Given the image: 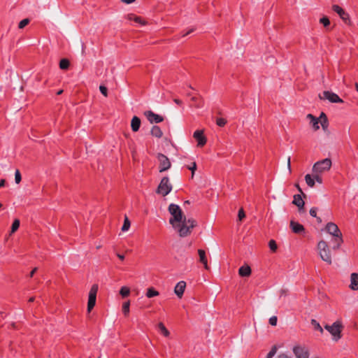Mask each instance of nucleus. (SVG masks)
Returning <instances> with one entry per match:
<instances>
[{
    "label": "nucleus",
    "mask_w": 358,
    "mask_h": 358,
    "mask_svg": "<svg viewBox=\"0 0 358 358\" xmlns=\"http://www.w3.org/2000/svg\"><path fill=\"white\" fill-rule=\"evenodd\" d=\"M325 229L329 234L332 236L331 248L334 250H338L340 248L342 243L343 242L342 234L340 229H338V226L334 222H329L327 223Z\"/></svg>",
    "instance_id": "f257e3e1"
},
{
    "label": "nucleus",
    "mask_w": 358,
    "mask_h": 358,
    "mask_svg": "<svg viewBox=\"0 0 358 358\" xmlns=\"http://www.w3.org/2000/svg\"><path fill=\"white\" fill-rule=\"evenodd\" d=\"M196 226V222L194 219H184L179 224H176V229L180 237H185L189 235L192 229Z\"/></svg>",
    "instance_id": "f03ea898"
},
{
    "label": "nucleus",
    "mask_w": 358,
    "mask_h": 358,
    "mask_svg": "<svg viewBox=\"0 0 358 358\" xmlns=\"http://www.w3.org/2000/svg\"><path fill=\"white\" fill-rule=\"evenodd\" d=\"M169 211L171 215L169 223L176 229V222L180 223L184 219L183 213L178 205L171 203L169 206Z\"/></svg>",
    "instance_id": "7ed1b4c3"
},
{
    "label": "nucleus",
    "mask_w": 358,
    "mask_h": 358,
    "mask_svg": "<svg viewBox=\"0 0 358 358\" xmlns=\"http://www.w3.org/2000/svg\"><path fill=\"white\" fill-rule=\"evenodd\" d=\"M317 249L321 259L328 264H331V255L327 243L324 241H320L317 244Z\"/></svg>",
    "instance_id": "20e7f679"
},
{
    "label": "nucleus",
    "mask_w": 358,
    "mask_h": 358,
    "mask_svg": "<svg viewBox=\"0 0 358 358\" xmlns=\"http://www.w3.org/2000/svg\"><path fill=\"white\" fill-rule=\"evenodd\" d=\"M343 328L341 321H336L331 325L326 324L324 329L327 330L333 336L335 341H338L342 336L341 331Z\"/></svg>",
    "instance_id": "39448f33"
},
{
    "label": "nucleus",
    "mask_w": 358,
    "mask_h": 358,
    "mask_svg": "<svg viewBox=\"0 0 358 358\" xmlns=\"http://www.w3.org/2000/svg\"><path fill=\"white\" fill-rule=\"evenodd\" d=\"M331 166V160L329 158H326L322 160L318 161L313 166V173H320L327 171Z\"/></svg>",
    "instance_id": "423d86ee"
},
{
    "label": "nucleus",
    "mask_w": 358,
    "mask_h": 358,
    "mask_svg": "<svg viewBox=\"0 0 358 358\" xmlns=\"http://www.w3.org/2000/svg\"><path fill=\"white\" fill-rule=\"evenodd\" d=\"M172 189V185L169 182L168 177H164L158 185L157 193L163 196L169 194Z\"/></svg>",
    "instance_id": "0eeeda50"
},
{
    "label": "nucleus",
    "mask_w": 358,
    "mask_h": 358,
    "mask_svg": "<svg viewBox=\"0 0 358 358\" xmlns=\"http://www.w3.org/2000/svg\"><path fill=\"white\" fill-rule=\"evenodd\" d=\"M98 292V285L96 284H94L92 286L90 292H89V297H88V302H87V312L90 313L91 310L94 308L95 304H96V294Z\"/></svg>",
    "instance_id": "6e6552de"
},
{
    "label": "nucleus",
    "mask_w": 358,
    "mask_h": 358,
    "mask_svg": "<svg viewBox=\"0 0 358 358\" xmlns=\"http://www.w3.org/2000/svg\"><path fill=\"white\" fill-rule=\"evenodd\" d=\"M157 158L159 162V171L163 172L170 169L171 164L169 159L162 153H158Z\"/></svg>",
    "instance_id": "1a4fd4ad"
},
{
    "label": "nucleus",
    "mask_w": 358,
    "mask_h": 358,
    "mask_svg": "<svg viewBox=\"0 0 358 358\" xmlns=\"http://www.w3.org/2000/svg\"><path fill=\"white\" fill-rule=\"evenodd\" d=\"M332 10L339 15L345 24H350L351 21L350 19V15L347 12L345 11L344 9H343L338 5L335 4L332 6Z\"/></svg>",
    "instance_id": "9d476101"
},
{
    "label": "nucleus",
    "mask_w": 358,
    "mask_h": 358,
    "mask_svg": "<svg viewBox=\"0 0 358 358\" xmlns=\"http://www.w3.org/2000/svg\"><path fill=\"white\" fill-rule=\"evenodd\" d=\"M144 115L147 117L150 123H159L164 120L162 116L155 114L152 110H146L144 112Z\"/></svg>",
    "instance_id": "9b49d317"
},
{
    "label": "nucleus",
    "mask_w": 358,
    "mask_h": 358,
    "mask_svg": "<svg viewBox=\"0 0 358 358\" xmlns=\"http://www.w3.org/2000/svg\"><path fill=\"white\" fill-rule=\"evenodd\" d=\"M293 352L296 358H308L309 352L308 350L303 347L294 346L293 348Z\"/></svg>",
    "instance_id": "f8f14e48"
},
{
    "label": "nucleus",
    "mask_w": 358,
    "mask_h": 358,
    "mask_svg": "<svg viewBox=\"0 0 358 358\" xmlns=\"http://www.w3.org/2000/svg\"><path fill=\"white\" fill-rule=\"evenodd\" d=\"M323 97L326 99H328L331 103H343V99H341L336 94L332 92L324 91Z\"/></svg>",
    "instance_id": "ddd939ff"
},
{
    "label": "nucleus",
    "mask_w": 358,
    "mask_h": 358,
    "mask_svg": "<svg viewBox=\"0 0 358 358\" xmlns=\"http://www.w3.org/2000/svg\"><path fill=\"white\" fill-rule=\"evenodd\" d=\"M193 137L196 140L197 145L199 147H203L206 143V138L201 130L195 131L194 132Z\"/></svg>",
    "instance_id": "4468645a"
},
{
    "label": "nucleus",
    "mask_w": 358,
    "mask_h": 358,
    "mask_svg": "<svg viewBox=\"0 0 358 358\" xmlns=\"http://www.w3.org/2000/svg\"><path fill=\"white\" fill-rule=\"evenodd\" d=\"M290 228L292 231L296 234H301L305 232L304 227L300 223L293 220L290 222Z\"/></svg>",
    "instance_id": "2eb2a0df"
},
{
    "label": "nucleus",
    "mask_w": 358,
    "mask_h": 358,
    "mask_svg": "<svg viewBox=\"0 0 358 358\" xmlns=\"http://www.w3.org/2000/svg\"><path fill=\"white\" fill-rule=\"evenodd\" d=\"M185 287H186V282L185 281H180V282H178L176 284V287L174 288L175 294L179 298H182V295L184 294Z\"/></svg>",
    "instance_id": "dca6fc26"
},
{
    "label": "nucleus",
    "mask_w": 358,
    "mask_h": 358,
    "mask_svg": "<svg viewBox=\"0 0 358 358\" xmlns=\"http://www.w3.org/2000/svg\"><path fill=\"white\" fill-rule=\"evenodd\" d=\"M292 203L296 206L299 208V211L301 212L304 208V201L301 198L300 194H295L294 196V199Z\"/></svg>",
    "instance_id": "f3484780"
},
{
    "label": "nucleus",
    "mask_w": 358,
    "mask_h": 358,
    "mask_svg": "<svg viewBox=\"0 0 358 358\" xmlns=\"http://www.w3.org/2000/svg\"><path fill=\"white\" fill-rule=\"evenodd\" d=\"M198 254L199 256V262L203 264V266L206 269H208V259L206 254V251L203 249H199L198 250Z\"/></svg>",
    "instance_id": "a211bd4d"
},
{
    "label": "nucleus",
    "mask_w": 358,
    "mask_h": 358,
    "mask_svg": "<svg viewBox=\"0 0 358 358\" xmlns=\"http://www.w3.org/2000/svg\"><path fill=\"white\" fill-rule=\"evenodd\" d=\"M191 101L193 102L192 106L196 108H200L203 106L204 102L203 98L199 95L192 96Z\"/></svg>",
    "instance_id": "6ab92c4d"
},
{
    "label": "nucleus",
    "mask_w": 358,
    "mask_h": 358,
    "mask_svg": "<svg viewBox=\"0 0 358 358\" xmlns=\"http://www.w3.org/2000/svg\"><path fill=\"white\" fill-rule=\"evenodd\" d=\"M350 287L352 290H358V273H352L351 274Z\"/></svg>",
    "instance_id": "aec40b11"
},
{
    "label": "nucleus",
    "mask_w": 358,
    "mask_h": 358,
    "mask_svg": "<svg viewBox=\"0 0 358 358\" xmlns=\"http://www.w3.org/2000/svg\"><path fill=\"white\" fill-rule=\"evenodd\" d=\"M141 126V120L137 116H134L131 122V127L133 131L136 132L139 130Z\"/></svg>",
    "instance_id": "412c9836"
},
{
    "label": "nucleus",
    "mask_w": 358,
    "mask_h": 358,
    "mask_svg": "<svg viewBox=\"0 0 358 358\" xmlns=\"http://www.w3.org/2000/svg\"><path fill=\"white\" fill-rule=\"evenodd\" d=\"M307 118L310 120V124H312L313 129L315 131H317L320 129V127H319V118L317 117H315L314 115H313L312 114H308L307 115Z\"/></svg>",
    "instance_id": "4be33fe9"
},
{
    "label": "nucleus",
    "mask_w": 358,
    "mask_h": 358,
    "mask_svg": "<svg viewBox=\"0 0 358 358\" xmlns=\"http://www.w3.org/2000/svg\"><path fill=\"white\" fill-rule=\"evenodd\" d=\"M251 271L249 266H242L238 270V273L241 277H248L250 275Z\"/></svg>",
    "instance_id": "5701e85b"
},
{
    "label": "nucleus",
    "mask_w": 358,
    "mask_h": 358,
    "mask_svg": "<svg viewBox=\"0 0 358 358\" xmlns=\"http://www.w3.org/2000/svg\"><path fill=\"white\" fill-rule=\"evenodd\" d=\"M150 134L152 136L160 138L163 136V132L159 126H152Z\"/></svg>",
    "instance_id": "b1692460"
},
{
    "label": "nucleus",
    "mask_w": 358,
    "mask_h": 358,
    "mask_svg": "<svg viewBox=\"0 0 358 358\" xmlns=\"http://www.w3.org/2000/svg\"><path fill=\"white\" fill-rule=\"evenodd\" d=\"M159 295V292L157 291L154 287H151L147 289L145 296L148 298H152Z\"/></svg>",
    "instance_id": "393cba45"
},
{
    "label": "nucleus",
    "mask_w": 358,
    "mask_h": 358,
    "mask_svg": "<svg viewBox=\"0 0 358 358\" xmlns=\"http://www.w3.org/2000/svg\"><path fill=\"white\" fill-rule=\"evenodd\" d=\"M70 66V62L68 59H62L59 62V68L62 70H66Z\"/></svg>",
    "instance_id": "a878e982"
},
{
    "label": "nucleus",
    "mask_w": 358,
    "mask_h": 358,
    "mask_svg": "<svg viewBox=\"0 0 358 358\" xmlns=\"http://www.w3.org/2000/svg\"><path fill=\"white\" fill-rule=\"evenodd\" d=\"M305 180L308 186L310 187H313L315 185V180L313 178V175L311 176L310 174H306L305 176Z\"/></svg>",
    "instance_id": "bb28decb"
},
{
    "label": "nucleus",
    "mask_w": 358,
    "mask_h": 358,
    "mask_svg": "<svg viewBox=\"0 0 358 358\" xmlns=\"http://www.w3.org/2000/svg\"><path fill=\"white\" fill-rule=\"evenodd\" d=\"M158 327L161 333L165 336L168 337L170 335L169 331L166 328L164 324L162 322H159L158 324Z\"/></svg>",
    "instance_id": "cd10ccee"
},
{
    "label": "nucleus",
    "mask_w": 358,
    "mask_h": 358,
    "mask_svg": "<svg viewBox=\"0 0 358 358\" xmlns=\"http://www.w3.org/2000/svg\"><path fill=\"white\" fill-rule=\"evenodd\" d=\"M120 294L123 297H127L130 294V289L127 286H123L120 290Z\"/></svg>",
    "instance_id": "c85d7f7f"
},
{
    "label": "nucleus",
    "mask_w": 358,
    "mask_h": 358,
    "mask_svg": "<svg viewBox=\"0 0 358 358\" xmlns=\"http://www.w3.org/2000/svg\"><path fill=\"white\" fill-rule=\"evenodd\" d=\"M311 324L313 325L315 330L320 331V333H323L324 330L322 327L320 326V323L315 319H312L310 321Z\"/></svg>",
    "instance_id": "c756f323"
},
{
    "label": "nucleus",
    "mask_w": 358,
    "mask_h": 358,
    "mask_svg": "<svg viewBox=\"0 0 358 358\" xmlns=\"http://www.w3.org/2000/svg\"><path fill=\"white\" fill-rule=\"evenodd\" d=\"M130 301H127L122 305V313L124 316H128L129 313Z\"/></svg>",
    "instance_id": "7c9ffc66"
},
{
    "label": "nucleus",
    "mask_w": 358,
    "mask_h": 358,
    "mask_svg": "<svg viewBox=\"0 0 358 358\" xmlns=\"http://www.w3.org/2000/svg\"><path fill=\"white\" fill-rule=\"evenodd\" d=\"M20 220L18 219L14 220L11 226V233H15L20 227Z\"/></svg>",
    "instance_id": "2f4dec72"
},
{
    "label": "nucleus",
    "mask_w": 358,
    "mask_h": 358,
    "mask_svg": "<svg viewBox=\"0 0 358 358\" xmlns=\"http://www.w3.org/2000/svg\"><path fill=\"white\" fill-rule=\"evenodd\" d=\"M128 19L130 20H134L136 22L139 23V24H143L141 18L140 17L136 16L134 14L128 15Z\"/></svg>",
    "instance_id": "473e14b6"
},
{
    "label": "nucleus",
    "mask_w": 358,
    "mask_h": 358,
    "mask_svg": "<svg viewBox=\"0 0 358 358\" xmlns=\"http://www.w3.org/2000/svg\"><path fill=\"white\" fill-rule=\"evenodd\" d=\"M130 224H131L130 221L129 220L128 217L126 216L124 221V224L122 227V231H127L130 227Z\"/></svg>",
    "instance_id": "72a5a7b5"
},
{
    "label": "nucleus",
    "mask_w": 358,
    "mask_h": 358,
    "mask_svg": "<svg viewBox=\"0 0 358 358\" xmlns=\"http://www.w3.org/2000/svg\"><path fill=\"white\" fill-rule=\"evenodd\" d=\"M320 22L326 28L330 25V20L327 16H324L320 18Z\"/></svg>",
    "instance_id": "f704fd0d"
},
{
    "label": "nucleus",
    "mask_w": 358,
    "mask_h": 358,
    "mask_svg": "<svg viewBox=\"0 0 358 358\" xmlns=\"http://www.w3.org/2000/svg\"><path fill=\"white\" fill-rule=\"evenodd\" d=\"M277 350V346L273 345L270 352L267 354L266 358H273V357L276 354Z\"/></svg>",
    "instance_id": "c9c22d12"
},
{
    "label": "nucleus",
    "mask_w": 358,
    "mask_h": 358,
    "mask_svg": "<svg viewBox=\"0 0 358 358\" xmlns=\"http://www.w3.org/2000/svg\"><path fill=\"white\" fill-rule=\"evenodd\" d=\"M321 174L322 173H313L315 182L316 181L320 184H322L323 182Z\"/></svg>",
    "instance_id": "e433bc0d"
},
{
    "label": "nucleus",
    "mask_w": 358,
    "mask_h": 358,
    "mask_svg": "<svg viewBox=\"0 0 358 358\" xmlns=\"http://www.w3.org/2000/svg\"><path fill=\"white\" fill-rule=\"evenodd\" d=\"M268 246H269L270 250L272 252H275L277 248H278L277 244H276V243H275V241L274 240H270L269 241Z\"/></svg>",
    "instance_id": "4c0bfd02"
},
{
    "label": "nucleus",
    "mask_w": 358,
    "mask_h": 358,
    "mask_svg": "<svg viewBox=\"0 0 358 358\" xmlns=\"http://www.w3.org/2000/svg\"><path fill=\"white\" fill-rule=\"evenodd\" d=\"M29 22H30V20L28 18H25V19L21 20L18 24V28L23 29L29 23Z\"/></svg>",
    "instance_id": "58836bf2"
},
{
    "label": "nucleus",
    "mask_w": 358,
    "mask_h": 358,
    "mask_svg": "<svg viewBox=\"0 0 358 358\" xmlns=\"http://www.w3.org/2000/svg\"><path fill=\"white\" fill-rule=\"evenodd\" d=\"M15 180L17 184H19L22 180L21 173L18 169L15 173Z\"/></svg>",
    "instance_id": "ea45409f"
},
{
    "label": "nucleus",
    "mask_w": 358,
    "mask_h": 358,
    "mask_svg": "<svg viewBox=\"0 0 358 358\" xmlns=\"http://www.w3.org/2000/svg\"><path fill=\"white\" fill-rule=\"evenodd\" d=\"M216 124L219 127H224L227 124V120L224 118L219 117L216 120Z\"/></svg>",
    "instance_id": "a19ab883"
},
{
    "label": "nucleus",
    "mask_w": 358,
    "mask_h": 358,
    "mask_svg": "<svg viewBox=\"0 0 358 358\" xmlns=\"http://www.w3.org/2000/svg\"><path fill=\"white\" fill-rule=\"evenodd\" d=\"M320 122L321 126L324 130H326L328 128V126H329L328 119L321 120H320Z\"/></svg>",
    "instance_id": "79ce46f5"
},
{
    "label": "nucleus",
    "mask_w": 358,
    "mask_h": 358,
    "mask_svg": "<svg viewBox=\"0 0 358 358\" xmlns=\"http://www.w3.org/2000/svg\"><path fill=\"white\" fill-rule=\"evenodd\" d=\"M99 90L104 96H108V88L106 86L100 85Z\"/></svg>",
    "instance_id": "37998d69"
},
{
    "label": "nucleus",
    "mask_w": 358,
    "mask_h": 358,
    "mask_svg": "<svg viewBox=\"0 0 358 358\" xmlns=\"http://www.w3.org/2000/svg\"><path fill=\"white\" fill-rule=\"evenodd\" d=\"M277 317L276 316H272L269 318V324L272 326H275L277 324Z\"/></svg>",
    "instance_id": "c03bdc74"
},
{
    "label": "nucleus",
    "mask_w": 358,
    "mask_h": 358,
    "mask_svg": "<svg viewBox=\"0 0 358 358\" xmlns=\"http://www.w3.org/2000/svg\"><path fill=\"white\" fill-rule=\"evenodd\" d=\"M187 169L192 171V176H193L194 171L196 169V162H193L191 166H189L187 167Z\"/></svg>",
    "instance_id": "a18cd8bd"
},
{
    "label": "nucleus",
    "mask_w": 358,
    "mask_h": 358,
    "mask_svg": "<svg viewBox=\"0 0 358 358\" xmlns=\"http://www.w3.org/2000/svg\"><path fill=\"white\" fill-rule=\"evenodd\" d=\"M317 208L315 207H313L310 210V215L312 217H317Z\"/></svg>",
    "instance_id": "49530a36"
},
{
    "label": "nucleus",
    "mask_w": 358,
    "mask_h": 358,
    "mask_svg": "<svg viewBox=\"0 0 358 358\" xmlns=\"http://www.w3.org/2000/svg\"><path fill=\"white\" fill-rule=\"evenodd\" d=\"M238 219L240 220H242L243 218H244L245 217V212L243 210V208H241L239 210H238Z\"/></svg>",
    "instance_id": "de8ad7c7"
},
{
    "label": "nucleus",
    "mask_w": 358,
    "mask_h": 358,
    "mask_svg": "<svg viewBox=\"0 0 358 358\" xmlns=\"http://www.w3.org/2000/svg\"><path fill=\"white\" fill-rule=\"evenodd\" d=\"M328 119L326 114L323 112L321 113L320 116L319 117V121L321 120H326Z\"/></svg>",
    "instance_id": "09e8293b"
},
{
    "label": "nucleus",
    "mask_w": 358,
    "mask_h": 358,
    "mask_svg": "<svg viewBox=\"0 0 358 358\" xmlns=\"http://www.w3.org/2000/svg\"><path fill=\"white\" fill-rule=\"evenodd\" d=\"M278 358H292V357L288 356L286 354L282 353V354L278 355Z\"/></svg>",
    "instance_id": "8fccbe9b"
},
{
    "label": "nucleus",
    "mask_w": 358,
    "mask_h": 358,
    "mask_svg": "<svg viewBox=\"0 0 358 358\" xmlns=\"http://www.w3.org/2000/svg\"><path fill=\"white\" fill-rule=\"evenodd\" d=\"M295 187L297 188V189L299 190V192H301V193L303 195V196H304V197H306V194H305L304 193H303L302 189H301V188L300 187L299 185V184H296V185H295Z\"/></svg>",
    "instance_id": "3c124183"
},
{
    "label": "nucleus",
    "mask_w": 358,
    "mask_h": 358,
    "mask_svg": "<svg viewBox=\"0 0 358 358\" xmlns=\"http://www.w3.org/2000/svg\"><path fill=\"white\" fill-rule=\"evenodd\" d=\"M136 0H121L122 2L127 3V4L131 3L134 2Z\"/></svg>",
    "instance_id": "603ef678"
},
{
    "label": "nucleus",
    "mask_w": 358,
    "mask_h": 358,
    "mask_svg": "<svg viewBox=\"0 0 358 358\" xmlns=\"http://www.w3.org/2000/svg\"><path fill=\"white\" fill-rule=\"evenodd\" d=\"M174 102L178 104V105H182V101L180 100V99H175L174 100Z\"/></svg>",
    "instance_id": "864d4df0"
},
{
    "label": "nucleus",
    "mask_w": 358,
    "mask_h": 358,
    "mask_svg": "<svg viewBox=\"0 0 358 358\" xmlns=\"http://www.w3.org/2000/svg\"><path fill=\"white\" fill-rule=\"evenodd\" d=\"M6 184V180L5 179H1L0 180V188L3 187Z\"/></svg>",
    "instance_id": "5fc2aeb1"
},
{
    "label": "nucleus",
    "mask_w": 358,
    "mask_h": 358,
    "mask_svg": "<svg viewBox=\"0 0 358 358\" xmlns=\"http://www.w3.org/2000/svg\"><path fill=\"white\" fill-rule=\"evenodd\" d=\"M37 269H38V268L36 267V268H34L31 271V273H30V274H29V277H30V278L33 277V275H34V273L36 272Z\"/></svg>",
    "instance_id": "6e6d98bb"
},
{
    "label": "nucleus",
    "mask_w": 358,
    "mask_h": 358,
    "mask_svg": "<svg viewBox=\"0 0 358 358\" xmlns=\"http://www.w3.org/2000/svg\"><path fill=\"white\" fill-rule=\"evenodd\" d=\"M193 31H194V29H189L188 31H187L186 33L183 34L182 35V37L186 36H187L188 34H191L192 32H193Z\"/></svg>",
    "instance_id": "4d7b16f0"
},
{
    "label": "nucleus",
    "mask_w": 358,
    "mask_h": 358,
    "mask_svg": "<svg viewBox=\"0 0 358 358\" xmlns=\"http://www.w3.org/2000/svg\"><path fill=\"white\" fill-rule=\"evenodd\" d=\"M117 256L122 261H123L124 259V255H123L117 254Z\"/></svg>",
    "instance_id": "13d9d810"
},
{
    "label": "nucleus",
    "mask_w": 358,
    "mask_h": 358,
    "mask_svg": "<svg viewBox=\"0 0 358 358\" xmlns=\"http://www.w3.org/2000/svg\"><path fill=\"white\" fill-rule=\"evenodd\" d=\"M287 166L290 171H291L290 157H288V159H287Z\"/></svg>",
    "instance_id": "bf43d9fd"
},
{
    "label": "nucleus",
    "mask_w": 358,
    "mask_h": 358,
    "mask_svg": "<svg viewBox=\"0 0 358 358\" xmlns=\"http://www.w3.org/2000/svg\"><path fill=\"white\" fill-rule=\"evenodd\" d=\"M316 219H317V222H319V223L322 222V219L320 217H317Z\"/></svg>",
    "instance_id": "052dcab7"
},
{
    "label": "nucleus",
    "mask_w": 358,
    "mask_h": 358,
    "mask_svg": "<svg viewBox=\"0 0 358 358\" xmlns=\"http://www.w3.org/2000/svg\"><path fill=\"white\" fill-rule=\"evenodd\" d=\"M62 93H63V90H59V91L57 92V95H60V94H62Z\"/></svg>",
    "instance_id": "680f3d73"
},
{
    "label": "nucleus",
    "mask_w": 358,
    "mask_h": 358,
    "mask_svg": "<svg viewBox=\"0 0 358 358\" xmlns=\"http://www.w3.org/2000/svg\"><path fill=\"white\" fill-rule=\"evenodd\" d=\"M34 299H35V298L32 296V297L29 298V302H30V303L33 302L34 301Z\"/></svg>",
    "instance_id": "e2e57ef3"
},
{
    "label": "nucleus",
    "mask_w": 358,
    "mask_h": 358,
    "mask_svg": "<svg viewBox=\"0 0 358 358\" xmlns=\"http://www.w3.org/2000/svg\"><path fill=\"white\" fill-rule=\"evenodd\" d=\"M355 89L358 92V83H355Z\"/></svg>",
    "instance_id": "0e129e2a"
},
{
    "label": "nucleus",
    "mask_w": 358,
    "mask_h": 358,
    "mask_svg": "<svg viewBox=\"0 0 358 358\" xmlns=\"http://www.w3.org/2000/svg\"><path fill=\"white\" fill-rule=\"evenodd\" d=\"M2 206V204L0 203V208Z\"/></svg>",
    "instance_id": "69168bd1"
}]
</instances>
